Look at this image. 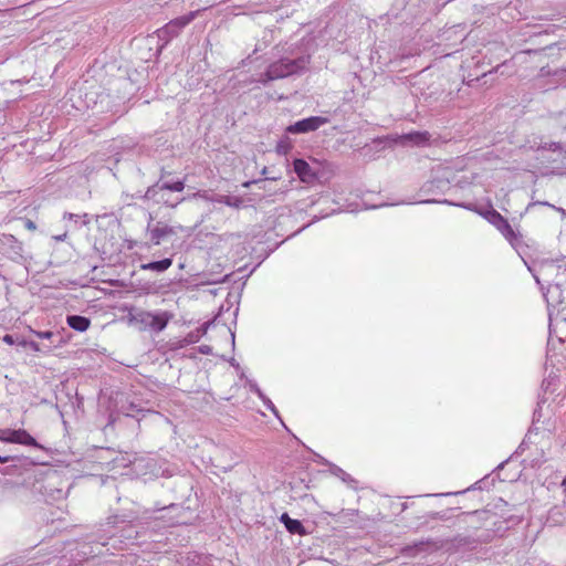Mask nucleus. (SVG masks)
Returning a JSON list of instances; mask_svg holds the SVG:
<instances>
[{
	"mask_svg": "<svg viewBox=\"0 0 566 566\" xmlns=\"http://www.w3.org/2000/svg\"><path fill=\"white\" fill-rule=\"evenodd\" d=\"M15 458L14 457H10V455H7V457H1L0 455V463H7L11 460H14Z\"/></svg>",
	"mask_w": 566,
	"mask_h": 566,
	"instance_id": "72a5a7b5",
	"label": "nucleus"
},
{
	"mask_svg": "<svg viewBox=\"0 0 566 566\" xmlns=\"http://www.w3.org/2000/svg\"><path fill=\"white\" fill-rule=\"evenodd\" d=\"M140 517L139 511H129L124 512L118 515H114L112 517H108V523L116 524V523H126V522H134Z\"/></svg>",
	"mask_w": 566,
	"mask_h": 566,
	"instance_id": "f3484780",
	"label": "nucleus"
},
{
	"mask_svg": "<svg viewBox=\"0 0 566 566\" xmlns=\"http://www.w3.org/2000/svg\"><path fill=\"white\" fill-rule=\"evenodd\" d=\"M280 521L284 524L285 528L291 534H298L303 535L305 534V528L301 521L291 518L287 513H283L280 517Z\"/></svg>",
	"mask_w": 566,
	"mask_h": 566,
	"instance_id": "4468645a",
	"label": "nucleus"
},
{
	"mask_svg": "<svg viewBox=\"0 0 566 566\" xmlns=\"http://www.w3.org/2000/svg\"><path fill=\"white\" fill-rule=\"evenodd\" d=\"M331 473L333 475H335L336 478L340 479L343 482H350V475L348 473H346L343 469L336 467V465H333L331 468Z\"/></svg>",
	"mask_w": 566,
	"mask_h": 566,
	"instance_id": "aec40b11",
	"label": "nucleus"
},
{
	"mask_svg": "<svg viewBox=\"0 0 566 566\" xmlns=\"http://www.w3.org/2000/svg\"><path fill=\"white\" fill-rule=\"evenodd\" d=\"M197 13L198 11H191L188 14L169 21L156 31L158 39L164 42V45L168 44L174 38L179 35L185 27L195 20Z\"/></svg>",
	"mask_w": 566,
	"mask_h": 566,
	"instance_id": "20e7f679",
	"label": "nucleus"
},
{
	"mask_svg": "<svg viewBox=\"0 0 566 566\" xmlns=\"http://www.w3.org/2000/svg\"><path fill=\"white\" fill-rule=\"evenodd\" d=\"M310 57L308 52L300 55V44H297L295 48L291 49L286 56L271 63L266 71L260 75L258 82L266 84L271 81L300 74L307 69Z\"/></svg>",
	"mask_w": 566,
	"mask_h": 566,
	"instance_id": "f257e3e1",
	"label": "nucleus"
},
{
	"mask_svg": "<svg viewBox=\"0 0 566 566\" xmlns=\"http://www.w3.org/2000/svg\"><path fill=\"white\" fill-rule=\"evenodd\" d=\"M147 231L149 233L150 241L155 245H158L164 238L175 234V230L171 227L163 224L161 222H158L155 227H151L149 222Z\"/></svg>",
	"mask_w": 566,
	"mask_h": 566,
	"instance_id": "9d476101",
	"label": "nucleus"
},
{
	"mask_svg": "<svg viewBox=\"0 0 566 566\" xmlns=\"http://www.w3.org/2000/svg\"><path fill=\"white\" fill-rule=\"evenodd\" d=\"M534 205L547 206V207H549V208H552V209L556 210L557 212H559L563 217H566V210H565V209H563V208H560V207H556V206H554V205H552V203H548V202H546V201H543V202H535Z\"/></svg>",
	"mask_w": 566,
	"mask_h": 566,
	"instance_id": "5701e85b",
	"label": "nucleus"
},
{
	"mask_svg": "<svg viewBox=\"0 0 566 566\" xmlns=\"http://www.w3.org/2000/svg\"><path fill=\"white\" fill-rule=\"evenodd\" d=\"M185 189V181L184 180H176V181H165V182H157L154 186L149 187L145 193V197L147 199H156L158 202H163L164 205L176 207L178 203L182 202L185 198H177L176 201L171 202L169 199L165 198V190L175 191V192H181Z\"/></svg>",
	"mask_w": 566,
	"mask_h": 566,
	"instance_id": "7ed1b4c3",
	"label": "nucleus"
},
{
	"mask_svg": "<svg viewBox=\"0 0 566 566\" xmlns=\"http://www.w3.org/2000/svg\"><path fill=\"white\" fill-rule=\"evenodd\" d=\"M370 147L369 146H365L360 149V153L361 155L364 156H367L368 155V151H369Z\"/></svg>",
	"mask_w": 566,
	"mask_h": 566,
	"instance_id": "c9c22d12",
	"label": "nucleus"
},
{
	"mask_svg": "<svg viewBox=\"0 0 566 566\" xmlns=\"http://www.w3.org/2000/svg\"><path fill=\"white\" fill-rule=\"evenodd\" d=\"M209 326H210V323L208 322V323L203 324L200 328H198L196 333L201 336L207 333Z\"/></svg>",
	"mask_w": 566,
	"mask_h": 566,
	"instance_id": "7c9ffc66",
	"label": "nucleus"
},
{
	"mask_svg": "<svg viewBox=\"0 0 566 566\" xmlns=\"http://www.w3.org/2000/svg\"><path fill=\"white\" fill-rule=\"evenodd\" d=\"M388 144H389V138H385V139L378 138V139H374L371 145L375 149H377L379 151V150L384 149Z\"/></svg>",
	"mask_w": 566,
	"mask_h": 566,
	"instance_id": "412c9836",
	"label": "nucleus"
},
{
	"mask_svg": "<svg viewBox=\"0 0 566 566\" xmlns=\"http://www.w3.org/2000/svg\"><path fill=\"white\" fill-rule=\"evenodd\" d=\"M214 202L223 203L226 206L232 207V208H240L243 203L242 198L237 196H224V195H218L216 198L211 199Z\"/></svg>",
	"mask_w": 566,
	"mask_h": 566,
	"instance_id": "a211bd4d",
	"label": "nucleus"
},
{
	"mask_svg": "<svg viewBox=\"0 0 566 566\" xmlns=\"http://www.w3.org/2000/svg\"><path fill=\"white\" fill-rule=\"evenodd\" d=\"M295 172L302 180H308L313 177L310 165L304 159H295L293 163Z\"/></svg>",
	"mask_w": 566,
	"mask_h": 566,
	"instance_id": "dca6fc26",
	"label": "nucleus"
},
{
	"mask_svg": "<svg viewBox=\"0 0 566 566\" xmlns=\"http://www.w3.org/2000/svg\"><path fill=\"white\" fill-rule=\"evenodd\" d=\"M539 417H541V411L539 410H535L533 422L534 423L538 422L539 421Z\"/></svg>",
	"mask_w": 566,
	"mask_h": 566,
	"instance_id": "f704fd0d",
	"label": "nucleus"
},
{
	"mask_svg": "<svg viewBox=\"0 0 566 566\" xmlns=\"http://www.w3.org/2000/svg\"><path fill=\"white\" fill-rule=\"evenodd\" d=\"M328 123V118L322 116H311L290 125L286 130L291 134H305L318 129Z\"/></svg>",
	"mask_w": 566,
	"mask_h": 566,
	"instance_id": "423d86ee",
	"label": "nucleus"
},
{
	"mask_svg": "<svg viewBox=\"0 0 566 566\" xmlns=\"http://www.w3.org/2000/svg\"><path fill=\"white\" fill-rule=\"evenodd\" d=\"M262 401L266 406L268 409H270L275 415L277 413L275 406L268 397H265V399H262Z\"/></svg>",
	"mask_w": 566,
	"mask_h": 566,
	"instance_id": "c756f323",
	"label": "nucleus"
},
{
	"mask_svg": "<svg viewBox=\"0 0 566 566\" xmlns=\"http://www.w3.org/2000/svg\"><path fill=\"white\" fill-rule=\"evenodd\" d=\"M171 264H172V259L166 258L160 261L142 263L140 270L155 271V272L161 273V272H165L166 270H168L171 266Z\"/></svg>",
	"mask_w": 566,
	"mask_h": 566,
	"instance_id": "2eb2a0df",
	"label": "nucleus"
},
{
	"mask_svg": "<svg viewBox=\"0 0 566 566\" xmlns=\"http://www.w3.org/2000/svg\"><path fill=\"white\" fill-rule=\"evenodd\" d=\"M1 247L11 259L22 258L23 245L12 234H2L0 238Z\"/></svg>",
	"mask_w": 566,
	"mask_h": 566,
	"instance_id": "6e6552de",
	"label": "nucleus"
},
{
	"mask_svg": "<svg viewBox=\"0 0 566 566\" xmlns=\"http://www.w3.org/2000/svg\"><path fill=\"white\" fill-rule=\"evenodd\" d=\"M199 353L209 355V354H211V347L208 345H201V346H199Z\"/></svg>",
	"mask_w": 566,
	"mask_h": 566,
	"instance_id": "2f4dec72",
	"label": "nucleus"
},
{
	"mask_svg": "<svg viewBox=\"0 0 566 566\" xmlns=\"http://www.w3.org/2000/svg\"><path fill=\"white\" fill-rule=\"evenodd\" d=\"M11 429H0V441L9 443Z\"/></svg>",
	"mask_w": 566,
	"mask_h": 566,
	"instance_id": "a878e982",
	"label": "nucleus"
},
{
	"mask_svg": "<svg viewBox=\"0 0 566 566\" xmlns=\"http://www.w3.org/2000/svg\"><path fill=\"white\" fill-rule=\"evenodd\" d=\"M431 135L428 132H410L408 134L399 135L391 139L395 144L402 146H424L430 142Z\"/></svg>",
	"mask_w": 566,
	"mask_h": 566,
	"instance_id": "0eeeda50",
	"label": "nucleus"
},
{
	"mask_svg": "<svg viewBox=\"0 0 566 566\" xmlns=\"http://www.w3.org/2000/svg\"><path fill=\"white\" fill-rule=\"evenodd\" d=\"M9 443H17L28 447H34L36 449H43V447L36 442V440L24 429H11Z\"/></svg>",
	"mask_w": 566,
	"mask_h": 566,
	"instance_id": "1a4fd4ad",
	"label": "nucleus"
},
{
	"mask_svg": "<svg viewBox=\"0 0 566 566\" xmlns=\"http://www.w3.org/2000/svg\"><path fill=\"white\" fill-rule=\"evenodd\" d=\"M39 338L42 339H50L54 336V333L51 331H44V332H33Z\"/></svg>",
	"mask_w": 566,
	"mask_h": 566,
	"instance_id": "b1692460",
	"label": "nucleus"
},
{
	"mask_svg": "<svg viewBox=\"0 0 566 566\" xmlns=\"http://www.w3.org/2000/svg\"><path fill=\"white\" fill-rule=\"evenodd\" d=\"M200 338V335L197 333H190L186 338L185 342L188 344L196 343Z\"/></svg>",
	"mask_w": 566,
	"mask_h": 566,
	"instance_id": "cd10ccee",
	"label": "nucleus"
},
{
	"mask_svg": "<svg viewBox=\"0 0 566 566\" xmlns=\"http://www.w3.org/2000/svg\"><path fill=\"white\" fill-rule=\"evenodd\" d=\"M172 317L168 312H148L144 310H134L129 313V318L149 328L154 332H161L166 328L168 322Z\"/></svg>",
	"mask_w": 566,
	"mask_h": 566,
	"instance_id": "f03ea898",
	"label": "nucleus"
},
{
	"mask_svg": "<svg viewBox=\"0 0 566 566\" xmlns=\"http://www.w3.org/2000/svg\"><path fill=\"white\" fill-rule=\"evenodd\" d=\"M290 150V145L286 142H280L276 146V151L281 155H286Z\"/></svg>",
	"mask_w": 566,
	"mask_h": 566,
	"instance_id": "4be33fe9",
	"label": "nucleus"
},
{
	"mask_svg": "<svg viewBox=\"0 0 566 566\" xmlns=\"http://www.w3.org/2000/svg\"><path fill=\"white\" fill-rule=\"evenodd\" d=\"M543 148L545 149H548V150H552V151H557V150H560L562 149V146L559 143H549L547 144V146H544Z\"/></svg>",
	"mask_w": 566,
	"mask_h": 566,
	"instance_id": "c85d7f7f",
	"label": "nucleus"
},
{
	"mask_svg": "<svg viewBox=\"0 0 566 566\" xmlns=\"http://www.w3.org/2000/svg\"><path fill=\"white\" fill-rule=\"evenodd\" d=\"M437 548L433 542L431 541H421L415 543L413 545L406 546L403 548V554L408 557H416L421 552H427L429 548Z\"/></svg>",
	"mask_w": 566,
	"mask_h": 566,
	"instance_id": "ddd939ff",
	"label": "nucleus"
},
{
	"mask_svg": "<svg viewBox=\"0 0 566 566\" xmlns=\"http://www.w3.org/2000/svg\"><path fill=\"white\" fill-rule=\"evenodd\" d=\"M63 219H67L70 221H73L74 222V229L78 228L80 220H82V224H84V226L90 222L87 213L75 214V213H71V212H65L64 216H63Z\"/></svg>",
	"mask_w": 566,
	"mask_h": 566,
	"instance_id": "6ab92c4d",
	"label": "nucleus"
},
{
	"mask_svg": "<svg viewBox=\"0 0 566 566\" xmlns=\"http://www.w3.org/2000/svg\"><path fill=\"white\" fill-rule=\"evenodd\" d=\"M562 486L564 488V492L566 493V476L562 481Z\"/></svg>",
	"mask_w": 566,
	"mask_h": 566,
	"instance_id": "4c0bfd02",
	"label": "nucleus"
},
{
	"mask_svg": "<svg viewBox=\"0 0 566 566\" xmlns=\"http://www.w3.org/2000/svg\"><path fill=\"white\" fill-rule=\"evenodd\" d=\"M528 271L533 274V277L535 279L536 283L541 285L542 290H544V286L541 283V276H547L548 272L558 270V266H556L553 262H541L537 268L528 265L526 262Z\"/></svg>",
	"mask_w": 566,
	"mask_h": 566,
	"instance_id": "9b49d317",
	"label": "nucleus"
},
{
	"mask_svg": "<svg viewBox=\"0 0 566 566\" xmlns=\"http://www.w3.org/2000/svg\"><path fill=\"white\" fill-rule=\"evenodd\" d=\"M3 342H4V343H7V344H9V345L14 344L13 336H12V335H9V334L4 335V336H3Z\"/></svg>",
	"mask_w": 566,
	"mask_h": 566,
	"instance_id": "473e14b6",
	"label": "nucleus"
},
{
	"mask_svg": "<svg viewBox=\"0 0 566 566\" xmlns=\"http://www.w3.org/2000/svg\"><path fill=\"white\" fill-rule=\"evenodd\" d=\"M249 387H250V390L255 392L261 399H265L264 394L261 391V389L259 388V386L255 382H250Z\"/></svg>",
	"mask_w": 566,
	"mask_h": 566,
	"instance_id": "393cba45",
	"label": "nucleus"
},
{
	"mask_svg": "<svg viewBox=\"0 0 566 566\" xmlns=\"http://www.w3.org/2000/svg\"><path fill=\"white\" fill-rule=\"evenodd\" d=\"M31 346H32V348H33V349H35V350H39V349H40V348H39V346H38V344H35V343H31Z\"/></svg>",
	"mask_w": 566,
	"mask_h": 566,
	"instance_id": "58836bf2",
	"label": "nucleus"
},
{
	"mask_svg": "<svg viewBox=\"0 0 566 566\" xmlns=\"http://www.w3.org/2000/svg\"><path fill=\"white\" fill-rule=\"evenodd\" d=\"M481 214L501 232L512 247H515L520 234L514 231L509 221L501 213L494 209H490Z\"/></svg>",
	"mask_w": 566,
	"mask_h": 566,
	"instance_id": "39448f33",
	"label": "nucleus"
},
{
	"mask_svg": "<svg viewBox=\"0 0 566 566\" xmlns=\"http://www.w3.org/2000/svg\"><path fill=\"white\" fill-rule=\"evenodd\" d=\"M27 227L29 229H34L35 228L34 223L32 221H30V220L27 222Z\"/></svg>",
	"mask_w": 566,
	"mask_h": 566,
	"instance_id": "e433bc0d",
	"label": "nucleus"
},
{
	"mask_svg": "<svg viewBox=\"0 0 566 566\" xmlns=\"http://www.w3.org/2000/svg\"><path fill=\"white\" fill-rule=\"evenodd\" d=\"M34 0H29V2H33Z\"/></svg>",
	"mask_w": 566,
	"mask_h": 566,
	"instance_id": "ea45409f",
	"label": "nucleus"
},
{
	"mask_svg": "<svg viewBox=\"0 0 566 566\" xmlns=\"http://www.w3.org/2000/svg\"><path fill=\"white\" fill-rule=\"evenodd\" d=\"M559 294V285L558 284H549L547 287V292L544 295L547 297L548 294Z\"/></svg>",
	"mask_w": 566,
	"mask_h": 566,
	"instance_id": "bb28decb",
	"label": "nucleus"
},
{
	"mask_svg": "<svg viewBox=\"0 0 566 566\" xmlns=\"http://www.w3.org/2000/svg\"><path fill=\"white\" fill-rule=\"evenodd\" d=\"M66 324L76 332H85L91 326V321L82 315H67Z\"/></svg>",
	"mask_w": 566,
	"mask_h": 566,
	"instance_id": "f8f14e48",
	"label": "nucleus"
}]
</instances>
